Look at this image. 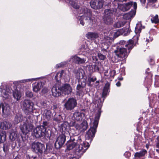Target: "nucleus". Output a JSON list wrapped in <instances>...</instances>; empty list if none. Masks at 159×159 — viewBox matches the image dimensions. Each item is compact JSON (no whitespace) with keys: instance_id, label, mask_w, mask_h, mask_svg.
Masks as SVG:
<instances>
[{"instance_id":"5fc2aeb1","label":"nucleus","mask_w":159,"mask_h":159,"mask_svg":"<svg viewBox=\"0 0 159 159\" xmlns=\"http://www.w3.org/2000/svg\"><path fill=\"white\" fill-rule=\"evenodd\" d=\"M110 86V83H109V82H107L105 84L104 88L109 90Z\"/></svg>"},{"instance_id":"603ef678","label":"nucleus","mask_w":159,"mask_h":159,"mask_svg":"<svg viewBox=\"0 0 159 159\" xmlns=\"http://www.w3.org/2000/svg\"><path fill=\"white\" fill-rule=\"evenodd\" d=\"M98 55L99 58L101 60H104L106 58V56L101 53H98Z\"/></svg>"},{"instance_id":"e433bc0d","label":"nucleus","mask_w":159,"mask_h":159,"mask_svg":"<svg viewBox=\"0 0 159 159\" xmlns=\"http://www.w3.org/2000/svg\"><path fill=\"white\" fill-rule=\"evenodd\" d=\"M137 4L136 2H130V9L136 10Z\"/></svg>"},{"instance_id":"ddd939ff","label":"nucleus","mask_w":159,"mask_h":159,"mask_svg":"<svg viewBox=\"0 0 159 159\" xmlns=\"http://www.w3.org/2000/svg\"><path fill=\"white\" fill-rule=\"evenodd\" d=\"M97 128L95 127L93 125L92 127H91L88 131L86 137L89 139H90V141H92L93 138L94 137L96 132V129Z\"/></svg>"},{"instance_id":"774afa93","label":"nucleus","mask_w":159,"mask_h":159,"mask_svg":"<svg viewBox=\"0 0 159 159\" xmlns=\"http://www.w3.org/2000/svg\"><path fill=\"white\" fill-rule=\"evenodd\" d=\"M102 50L103 51H104L105 52H106V53H107V51L106 49H102Z\"/></svg>"},{"instance_id":"c756f323","label":"nucleus","mask_w":159,"mask_h":159,"mask_svg":"<svg viewBox=\"0 0 159 159\" xmlns=\"http://www.w3.org/2000/svg\"><path fill=\"white\" fill-rule=\"evenodd\" d=\"M68 125V122L66 121L64 122L59 126L60 130L62 133L65 132V131Z\"/></svg>"},{"instance_id":"b1692460","label":"nucleus","mask_w":159,"mask_h":159,"mask_svg":"<svg viewBox=\"0 0 159 159\" xmlns=\"http://www.w3.org/2000/svg\"><path fill=\"white\" fill-rule=\"evenodd\" d=\"M11 126V123L5 121L1 123L0 128L6 130L10 129Z\"/></svg>"},{"instance_id":"864d4df0","label":"nucleus","mask_w":159,"mask_h":159,"mask_svg":"<svg viewBox=\"0 0 159 159\" xmlns=\"http://www.w3.org/2000/svg\"><path fill=\"white\" fill-rule=\"evenodd\" d=\"M42 106L44 108H45L50 109V107L49 106L48 104L47 103L44 102L42 103Z\"/></svg>"},{"instance_id":"2eb2a0df","label":"nucleus","mask_w":159,"mask_h":159,"mask_svg":"<svg viewBox=\"0 0 159 159\" xmlns=\"http://www.w3.org/2000/svg\"><path fill=\"white\" fill-rule=\"evenodd\" d=\"M43 85L44 83L41 81L35 83L33 85V91L36 93L39 91Z\"/></svg>"},{"instance_id":"9d476101","label":"nucleus","mask_w":159,"mask_h":159,"mask_svg":"<svg viewBox=\"0 0 159 159\" xmlns=\"http://www.w3.org/2000/svg\"><path fill=\"white\" fill-rule=\"evenodd\" d=\"M61 92L65 95L70 94L72 92V89L70 84H65L60 87Z\"/></svg>"},{"instance_id":"412c9836","label":"nucleus","mask_w":159,"mask_h":159,"mask_svg":"<svg viewBox=\"0 0 159 159\" xmlns=\"http://www.w3.org/2000/svg\"><path fill=\"white\" fill-rule=\"evenodd\" d=\"M129 31V27H128L127 29H119L115 33V34L114 35V38H116L122 34L123 33L125 32L128 33Z\"/></svg>"},{"instance_id":"393cba45","label":"nucleus","mask_w":159,"mask_h":159,"mask_svg":"<svg viewBox=\"0 0 159 159\" xmlns=\"http://www.w3.org/2000/svg\"><path fill=\"white\" fill-rule=\"evenodd\" d=\"M13 96L17 101L20 100L21 96L20 91L17 89L13 92Z\"/></svg>"},{"instance_id":"a18cd8bd","label":"nucleus","mask_w":159,"mask_h":159,"mask_svg":"<svg viewBox=\"0 0 159 159\" xmlns=\"http://www.w3.org/2000/svg\"><path fill=\"white\" fill-rule=\"evenodd\" d=\"M25 95L27 97L31 98L33 97V94L32 92L27 91L25 93Z\"/></svg>"},{"instance_id":"6ab92c4d","label":"nucleus","mask_w":159,"mask_h":159,"mask_svg":"<svg viewBox=\"0 0 159 159\" xmlns=\"http://www.w3.org/2000/svg\"><path fill=\"white\" fill-rule=\"evenodd\" d=\"M86 36L88 39L94 40L98 37V35L96 33L89 32L86 34Z\"/></svg>"},{"instance_id":"37998d69","label":"nucleus","mask_w":159,"mask_h":159,"mask_svg":"<svg viewBox=\"0 0 159 159\" xmlns=\"http://www.w3.org/2000/svg\"><path fill=\"white\" fill-rule=\"evenodd\" d=\"M109 92V90L104 88L102 95V98H105Z\"/></svg>"},{"instance_id":"aec40b11","label":"nucleus","mask_w":159,"mask_h":159,"mask_svg":"<svg viewBox=\"0 0 159 159\" xmlns=\"http://www.w3.org/2000/svg\"><path fill=\"white\" fill-rule=\"evenodd\" d=\"M44 118L47 120H49L51 119L52 117V114L50 110H46L44 111Z\"/></svg>"},{"instance_id":"f03ea898","label":"nucleus","mask_w":159,"mask_h":159,"mask_svg":"<svg viewBox=\"0 0 159 159\" xmlns=\"http://www.w3.org/2000/svg\"><path fill=\"white\" fill-rule=\"evenodd\" d=\"M78 146L76 147L75 150V153L79 157H81L85 152L86 150L89 147L88 142L83 141L81 138H78L77 142Z\"/></svg>"},{"instance_id":"20e7f679","label":"nucleus","mask_w":159,"mask_h":159,"mask_svg":"<svg viewBox=\"0 0 159 159\" xmlns=\"http://www.w3.org/2000/svg\"><path fill=\"white\" fill-rule=\"evenodd\" d=\"M33 121V120L31 118V116H30L26 118L23 125L20 126V129L23 135H26L32 130L34 127Z\"/></svg>"},{"instance_id":"49530a36","label":"nucleus","mask_w":159,"mask_h":159,"mask_svg":"<svg viewBox=\"0 0 159 159\" xmlns=\"http://www.w3.org/2000/svg\"><path fill=\"white\" fill-rule=\"evenodd\" d=\"M84 15L80 17L79 18V21L80 22V23L82 25H84V20H85V19L84 17Z\"/></svg>"},{"instance_id":"f257e3e1","label":"nucleus","mask_w":159,"mask_h":159,"mask_svg":"<svg viewBox=\"0 0 159 159\" xmlns=\"http://www.w3.org/2000/svg\"><path fill=\"white\" fill-rule=\"evenodd\" d=\"M31 149L33 152L37 154L39 156L42 155L43 152L45 154H48L50 149L46 146V148L43 144L39 142H34L31 144Z\"/></svg>"},{"instance_id":"9b49d317","label":"nucleus","mask_w":159,"mask_h":159,"mask_svg":"<svg viewBox=\"0 0 159 159\" xmlns=\"http://www.w3.org/2000/svg\"><path fill=\"white\" fill-rule=\"evenodd\" d=\"M45 129L40 127H36L34 130V134L37 138L45 136Z\"/></svg>"},{"instance_id":"6e6d98bb","label":"nucleus","mask_w":159,"mask_h":159,"mask_svg":"<svg viewBox=\"0 0 159 159\" xmlns=\"http://www.w3.org/2000/svg\"><path fill=\"white\" fill-rule=\"evenodd\" d=\"M123 18L126 20L129 19V14L128 13L125 14L123 16Z\"/></svg>"},{"instance_id":"2f4dec72","label":"nucleus","mask_w":159,"mask_h":159,"mask_svg":"<svg viewBox=\"0 0 159 159\" xmlns=\"http://www.w3.org/2000/svg\"><path fill=\"white\" fill-rule=\"evenodd\" d=\"M75 77L78 79H80L83 77V75L80 70H75L74 71Z\"/></svg>"},{"instance_id":"3c124183","label":"nucleus","mask_w":159,"mask_h":159,"mask_svg":"<svg viewBox=\"0 0 159 159\" xmlns=\"http://www.w3.org/2000/svg\"><path fill=\"white\" fill-rule=\"evenodd\" d=\"M69 125L68 126H75H75L78 125V124H76L75 122V121H70L69 123H68Z\"/></svg>"},{"instance_id":"f3484780","label":"nucleus","mask_w":159,"mask_h":159,"mask_svg":"<svg viewBox=\"0 0 159 159\" xmlns=\"http://www.w3.org/2000/svg\"><path fill=\"white\" fill-rule=\"evenodd\" d=\"M147 151L143 149L139 152H136L134 155V156L136 158L139 159L142 157H144L147 154Z\"/></svg>"},{"instance_id":"c03bdc74","label":"nucleus","mask_w":159,"mask_h":159,"mask_svg":"<svg viewBox=\"0 0 159 159\" xmlns=\"http://www.w3.org/2000/svg\"><path fill=\"white\" fill-rule=\"evenodd\" d=\"M48 126V123L46 121L43 122V125H41L40 127L44 129H45V131H46V129Z\"/></svg>"},{"instance_id":"7ed1b4c3","label":"nucleus","mask_w":159,"mask_h":159,"mask_svg":"<svg viewBox=\"0 0 159 159\" xmlns=\"http://www.w3.org/2000/svg\"><path fill=\"white\" fill-rule=\"evenodd\" d=\"M34 104L30 100L25 99L22 102L21 107L24 113L29 115L33 113L35 111L33 109Z\"/></svg>"},{"instance_id":"4d7b16f0","label":"nucleus","mask_w":159,"mask_h":159,"mask_svg":"<svg viewBox=\"0 0 159 159\" xmlns=\"http://www.w3.org/2000/svg\"><path fill=\"white\" fill-rule=\"evenodd\" d=\"M110 76L111 77H113L116 74V71L114 70H111L110 71Z\"/></svg>"},{"instance_id":"0eeeda50","label":"nucleus","mask_w":159,"mask_h":159,"mask_svg":"<svg viewBox=\"0 0 159 159\" xmlns=\"http://www.w3.org/2000/svg\"><path fill=\"white\" fill-rule=\"evenodd\" d=\"M77 102L76 100L73 98L68 99L64 104L65 108L67 110H71L76 106Z\"/></svg>"},{"instance_id":"6e6552de","label":"nucleus","mask_w":159,"mask_h":159,"mask_svg":"<svg viewBox=\"0 0 159 159\" xmlns=\"http://www.w3.org/2000/svg\"><path fill=\"white\" fill-rule=\"evenodd\" d=\"M66 140L65 135L62 134L60 135L57 138L55 142V145L57 149H59L62 147Z\"/></svg>"},{"instance_id":"5701e85b","label":"nucleus","mask_w":159,"mask_h":159,"mask_svg":"<svg viewBox=\"0 0 159 159\" xmlns=\"http://www.w3.org/2000/svg\"><path fill=\"white\" fill-rule=\"evenodd\" d=\"M138 39V36H135L131 40H130V50L133 48L136 44Z\"/></svg>"},{"instance_id":"a19ab883","label":"nucleus","mask_w":159,"mask_h":159,"mask_svg":"<svg viewBox=\"0 0 159 159\" xmlns=\"http://www.w3.org/2000/svg\"><path fill=\"white\" fill-rule=\"evenodd\" d=\"M64 73L63 70H61L60 72H57L55 77V78L57 80H58L57 77H59L60 78L62 77V76Z\"/></svg>"},{"instance_id":"0e129e2a","label":"nucleus","mask_w":159,"mask_h":159,"mask_svg":"<svg viewBox=\"0 0 159 159\" xmlns=\"http://www.w3.org/2000/svg\"><path fill=\"white\" fill-rule=\"evenodd\" d=\"M115 1L117 2H123V1H126V0H114Z\"/></svg>"},{"instance_id":"79ce46f5","label":"nucleus","mask_w":159,"mask_h":159,"mask_svg":"<svg viewBox=\"0 0 159 159\" xmlns=\"http://www.w3.org/2000/svg\"><path fill=\"white\" fill-rule=\"evenodd\" d=\"M136 10H131L130 11V20L132 19L136 15Z\"/></svg>"},{"instance_id":"338daca9","label":"nucleus","mask_w":159,"mask_h":159,"mask_svg":"<svg viewBox=\"0 0 159 159\" xmlns=\"http://www.w3.org/2000/svg\"><path fill=\"white\" fill-rule=\"evenodd\" d=\"M156 146L157 148H159V142L157 143Z\"/></svg>"},{"instance_id":"e2e57ef3","label":"nucleus","mask_w":159,"mask_h":159,"mask_svg":"<svg viewBox=\"0 0 159 159\" xmlns=\"http://www.w3.org/2000/svg\"><path fill=\"white\" fill-rule=\"evenodd\" d=\"M104 39L107 40H109L111 39V38L109 37H104Z\"/></svg>"},{"instance_id":"13d9d810","label":"nucleus","mask_w":159,"mask_h":159,"mask_svg":"<svg viewBox=\"0 0 159 159\" xmlns=\"http://www.w3.org/2000/svg\"><path fill=\"white\" fill-rule=\"evenodd\" d=\"M157 1V0H148V3L153 4L156 2Z\"/></svg>"},{"instance_id":"c9c22d12","label":"nucleus","mask_w":159,"mask_h":159,"mask_svg":"<svg viewBox=\"0 0 159 159\" xmlns=\"http://www.w3.org/2000/svg\"><path fill=\"white\" fill-rule=\"evenodd\" d=\"M104 17L112 16V11L109 9H106L104 12Z\"/></svg>"},{"instance_id":"4be33fe9","label":"nucleus","mask_w":159,"mask_h":159,"mask_svg":"<svg viewBox=\"0 0 159 159\" xmlns=\"http://www.w3.org/2000/svg\"><path fill=\"white\" fill-rule=\"evenodd\" d=\"M72 118L73 120H75L77 121L81 120L82 119V113L78 111L75 112L73 114Z\"/></svg>"},{"instance_id":"8fccbe9b","label":"nucleus","mask_w":159,"mask_h":159,"mask_svg":"<svg viewBox=\"0 0 159 159\" xmlns=\"http://www.w3.org/2000/svg\"><path fill=\"white\" fill-rule=\"evenodd\" d=\"M66 63H67L66 62H62L59 64L57 65L56 67L58 68L61 67L66 64Z\"/></svg>"},{"instance_id":"423d86ee","label":"nucleus","mask_w":159,"mask_h":159,"mask_svg":"<svg viewBox=\"0 0 159 159\" xmlns=\"http://www.w3.org/2000/svg\"><path fill=\"white\" fill-rule=\"evenodd\" d=\"M83 13L84 14V17L86 23L91 26L93 24V20L91 19V12L90 10L86 7L82 9Z\"/></svg>"},{"instance_id":"a211bd4d","label":"nucleus","mask_w":159,"mask_h":159,"mask_svg":"<svg viewBox=\"0 0 159 159\" xmlns=\"http://www.w3.org/2000/svg\"><path fill=\"white\" fill-rule=\"evenodd\" d=\"M3 88L4 87L2 86L0 87V89H1V96L5 98H8L9 97L8 93L9 92H11V91H10L9 89L8 88L9 91H8L7 87V86H6L7 91H6V90L4 89H3Z\"/></svg>"},{"instance_id":"7c9ffc66","label":"nucleus","mask_w":159,"mask_h":159,"mask_svg":"<svg viewBox=\"0 0 159 159\" xmlns=\"http://www.w3.org/2000/svg\"><path fill=\"white\" fill-rule=\"evenodd\" d=\"M22 116L21 114H17L15 116L14 121L16 124H18L22 120Z\"/></svg>"},{"instance_id":"bb28decb","label":"nucleus","mask_w":159,"mask_h":159,"mask_svg":"<svg viewBox=\"0 0 159 159\" xmlns=\"http://www.w3.org/2000/svg\"><path fill=\"white\" fill-rule=\"evenodd\" d=\"M144 26H142L141 22H139L137 24L135 28V32L136 34L139 33L141 32L142 29L144 28Z\"/></svg>"},{"instance_id":"ea45409f","label":"nucleus","mask_w":159,"mask_h":159,"mask_svg":"<svg viewBox=\"0 0 159 159\" xmlns=\"http://www.w3.org/2000/svg\"><path fill=\"white\" fill-rule=\"evenodd\" d=\"M62 117L60 114H56L55 115L54 120L58 122H60L62 120Z\"/></svg>"},{"instance_id":"58836bf2","label":"nucleus","mask_w":159,"mask_h":159,"mask_svg":"<svg viewBox=\"0 0 159 159\" xmlns=\"http://www.w3.org/2000/svg\"><path fill=\"white\" fill-rule=\"evenodd\" d=\"M151 21L153 23L157 24L159 22V20L158 18V16L157 15L151 19Z\"/></svg>"},{"instance_id":"cd10ccee","label":"nucleus","mask_w":159,"mask_h":159,"mask_svg":"<svg viewBox=\"0 0 159 159\" xmlns=\"http://www.w3.org/2000/svg\"><path fill=\"white\" fill-rule=\"evenodd\" d=\"M101 113L99 111H98V113L96 114L94 120L93 122L94 126L97 128L98 123V120L100 116Z\"/></svg>"},{"instance_id":"39448f33","label":"nucleus","mask_w":159,"mask_h":159,"mask_svg":"<svg viewBox=\"0 0 159 159\" xmlns=\"http://www.w3.org/2000/svg\"><path fill=\"white\" fill-rule=\"evenodd\" d=\"M125 42L123 41H121L120 43V44H122L123 45H125V48L123 47L122 48H117V49L114 52L116 56L119 59V60H121L123 59H125L127 56V50L129 49V43L126 44H125ZM124 47V46H123Z\"/></svg>"},{"instance_id":"de8ad7c7","label":"nucleus","mask_w":159,"mask_h":159,"mask_svg":"<svg viewBox=\"0 0 159 159\" xmlns=\"http://www.w3.org/2000/svg\"><path fill=\"white\" fill-rule=\"evenodd\" d=\"M81 138L80 137H78L75 136L74 137H71L70 140L71 141H70V142H77L78 138Z\"/></svg>"},{"instance_id":"f8f14e48","label":"nucleus","mask_w":159,"mask_h":159,"mask_svg":"<svg viewBox=\"0 0 159 159\" xmlns=\"http://www.w3.org/2000/svg\"><path fill=\"white\" fill-rule=\"evenodd\" d=\"M88 127V123L86 121H83L80 125L78 124L75 126L76 129L80 133L84 132L87 129Z\"/></svg>"},{"instance_id":"bf43d9fd","label":"nucleus","mask_w":159,"mask_h":159,"mask_svg":"<svg viewBox=\"0 0 159 159\" xmlns=\"http://www.w3.org/2000/svg\"><path fill=\"white\" fill-rule=\"evenodd\" d=\"M31 81V79H26V80H22V81L23 83H24V82H28L30 81Z\"/></svg>"},{"instance_id":"f704fd0d","label":"nucleus","mask_w":159,"mask_h":159,"mask_svg":"<svg viewBox=\"0 0 159 159\" xmlns=\"http://www.w3.org/2000/svg\"><path fill=\"white\" fill-rule=\"evenodd\" d=\"M86 84V83L84 81H83V82H81V84L79 83L78 84L77 86V90L79 91H81L83 88L85 87Z\"/></svg>"},{"instance_id":"c85d7f7f","label":"nucleus","mask_w":159,"mask_h":159,"mask_svg":"<svg viewBox=\"0 0 159 159\" xmlns=\"http://www.w3.org/2000/svg\"><path fill=\"white\" fill-rule=\"evenodd\" d=\"M77 142H70L67 144V149L70 150L78 146Z\"/></svg>"},{"instance_id":"4468645a","label":"nucleus","mask_w":159,"mask_h":159,"mask_svg":"<svg viewBox=\"0 0 159 159\" xmlns=\"http://www.w3.org/2000/svg\"><path fill=\"white\" fill-rule=\"evenodd\" d=\"M73 62L77 64L84 63L86 61V59L84 58H81L76 56H73L71 57Z\"/></svg>"},{"instance_id":"1a4fd4ad","label":"nucleus","mask_w":159,"mask_h":159,"mask_svg":"<svg viewBox=\"0 0 159 159\" xmlns=\"http://www.w3.org/2000/svg\"><path fill=\"white\" fill-rule=\"evenodd\" d=\"M103 0H96L90 2L91 7L95 9H99L102 7L104 3Z\"/></svg>"},{"instance_id":"09e8293b","label":"nucleus","mask_w":159,"mask_h":159,"mask_svg":"<svg viewBox=\"0 0 159 159\" xmlns=\"http://www.w3.org/2000/svg\"><path fill=\"white\" fill-rule=\"evenodd\" d=\"M97 79L96 77H92V78H89L88 79V81L89 82V85H90V83L91 82H94L95 80H96Z\"/></svg>"},{"instance_id":"69168bd1","label":"nucleus","mask_w":159,"mask_h":159,"mask_svg":"<svg viewBox=\"0 0 159 159\" xmlns=\"http://www.w3.org/2000/svg\"><path fill=\"white\" fill-rule=\"evenodd\" d=\"M57 108V105H54L53 106V110H55Z\"/></svg>"},{"instance_id":"4c0bfd02","label":"nucleus","mask_w":159,"mask_h":159,"mask_svg":"<svg viewBox=\"0 0 159 159\" xmlns=\"http://www.w3.org/2000/svg\"><path fill=\"white\" fill-rule=\"evenodd\" d=\"M9 146L7 143H4L3 147V150L4 152L6 153L9 149Z\"/></svg>"},{"instance_id":"473e14b6","label":"nucleus","mask_w":159,"mask_h":159,"mask_svg":"<svg viewBox=\"0 0 159 159\" xmlns=\"http://www.w3.org/2000/svg\"><path fill=\"white\" fill-rule=\"evenodd\" d=\"M126 23L125 21H119L114 24V26L115 28H120L123 26Z\"/></svg>"},{"instance_id":"052dcab7","label":"nucleus","mask_w":159,"mask_h":159,"mask_svg":"<svg viewBox=\"0 0 159 159\" xmlns=\"http://www.w3.org/2000/svg\"><path fill=\"white\" fill-rule=\"evenodd\" d=\"M116 85L117 87H120L121 85V83L119 81H118L116 84Z\"/></svg>"},{"instance_id":"dca6fc26","label":"nucleus","mask_w":159,"mask_h":159,"mask_svg":"<svg viewBox=\"0 0 159 159\" xmlns=\"http://www.w3.org/2000/svg\"><path fill=\"white\" fill-rule=\"evenodd\" d=\"M61 91L60 88L54 86L52 89V95L54 97H58L61 95Z\"/></svg>"},{"instance_id":"72a5a7b5","label":"nucleus","mask_w":159,"mask_h":159,"mask_svg":"<svg viewBox=\"0 0 159 159\" xmlns=\"http://www.w3.org/2000/svg\"><path fill=\"white\" fill-rule=\"evenodd\" d=\"M6 135L4 131L0 132V143H3L6 140Z\"/></svg>"},{"instance_id":"680f3d73","label":"nucleus","mask_w":159,"mask_h":159,"mask_svg":"<svg viewBox=\"0 0 159 159\" xmlns=\"http://www.w3.org/2000/svg\"><path fill=\"white\" fill-rule=\"evenodd\" d=\"M146 0H140V1L141 4H145L146 2Z\"/></svg>"},{"instance_id":"a878e982","label":"nucleus","mask_w":159,"mask_h":159,"mask_svg":"<svg viewBox=\"0 0 159 159\" xmlns=\"http://www.w3.org/2000/svg\"><path fill=\"white\" fill-rule=\"evenodd\" d=\"M103 21L104 23L107 25L112 24L114 22V20L112 16L104 17Z\"/></svg>"}]
</instances>
